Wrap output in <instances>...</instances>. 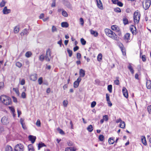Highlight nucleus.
<instances>
[{
    "instance_id": "6",
    "label": "nucleus",
    "mask_w": 151,
    "mask_h": 151,
    "mask_svg": "<svg viewBox=\"0 0 151 151\" xmlns=\"http://www.w3.org/2000/svg\"><path fill=\"white\" fill-rule=\"evenodd\" d=\"M1 121L3 124L6 125L9 123L10 120L7 116H4L1 118Z\"/></svg>"
},
{
    "instance_id": "7",
    "label": "nucleus",
    "mask_w": 151,
    "mask_h": 151,
    "mask_svg": "<svg viewBox=\"0 0 151 151\" xmlns=\"http://www.w3.org/2000/svg\"><path fill=\"white\" fill-rule=\"evenodd\" d=\"M151 3V1L150 0H145V4H143V8L146 10L148 9L150 7Z\"/></svg>"
},
{
    "instance_id": "20",
    "label": "nucleus",
    "mask_w": 151,
    "mask_h": 151,
    "mask_svg": "<svg viewBox=\"0 0 151 151\" xmlns=\"http://www.w3.org/2000/svg\"><path fill=\"white\" fill-rule=\"evenodd\" d=\"M46 145L43 143L40 142L38 144V150H39L40 148L43 147H46Z\"/></svg>"
},
{
    "instance_id": "25",
    "label": "nucleus",
    "mask_w": 151,
    "mask_h": 151,
    "mask_svg": "<svg viewBox=\"0 0 151 151\" xmlns=\"http://www.w3.org/2000/svg\"><path fill=\"white\" fill-rule=\"evenodd\" d=\"M32 55V53L31 52L28 51L26 53L25 55L27 58H29Z\"/></svg>"
},
{
    "instance_id": "21",
    "label": "nucleus",
    "mask_w": 151,
    "mask_h": 151,
    "mask_svg": "<svg viewBox=\"0 0 151 151\" xmlns=\"http://www.w3.org/2000/svg\"><path fill=\"white\" fill-rule=\"evenodd\" d=\"M114 138V137H111L109 139L108 142L110 144H113L115 142Z\"/></svg>"
},
{
    "instance_id": "36",
    "label": "nucleus",
    "mask_w": 151,
    "mask_h": 151,
    "mask_svg": "<svg viewBox=\"0 0 151 151\" xmlns=\"http://www.w3.org/2000/svg\"><path fill=\"white\" fill-rule=\"evenodd\" d=\"M62 14L63 16L65 17H68V14L66 12L65 10H63L62 13Z\"/></svg>"
},
{
    "instance_id": "1",
    "label": "nucleus",
    "mask_w": 151,
    "mask_h": 151,
    "mask_svg": "<svg viewBox=\"0 0 151 151\" xmlns=\"http://www.w3.org/2000/svg\"><path fill=\"white\" fill-rule=\"evenodd\" d=\"M51 52L50 49H48L46 51V54L45 56L44 54L40 55L39 57V60L41 61H43L45 59L47 61H50L51 58Z\"/></svg>"
},
{
    "instance_id": "53",
    "label": "nucleus",
    "mask_w": 151,
    "mask_h": 151,
    "mask_svg": "<svg viewBox=\"0 0 151 151\" xmlns=\"http://www.w3.org/2000/svg\"><path fill=\"white\" fill-rule=\"evenodd\" d=\"M96 101H93L91 103V107L92 108L94 107H95V105H96Z\"/></svg>"
},
{
    "instance_id": "41",
    "label": "nucleus",
    "mask_w": 151,
    "mask_h": 151,
    "mask_svg": "<svg viewBox=\"0 0 151 151\" xmlns=\"http://www.w3.org/2000/svg\"><path fill=\"white\" fill-rule=\"evenodd\" d=\"M81 42L83 45H85L86 43V41L83 38H82L81 39Z\"/></svg>"
},
{
    "instance_id": "39",
    "label": "nucleus",
    "mask_w": 151,
    "mask_h": 151,
    "mask_svg": "<svg viewBox=\"0 0 151 151\" xmlns=\"http://www.w3.org/2000/svg\"><path fill=\"white\" fill-rule=\"evenodd\" d=\"M38 81L39 85H41L43 82V78L42 77H40L38 79Z\"/></svg>"
},
{
    "instance_id": "50",
    "label": "nucleus",
    "mask_w": 151,
    "mask_h": 151,
    "mask_svg": "<svg viewBox=\"0 0 151 151\" xmlns=\"http://www.w3.org/2000/svg\"><path fill=\"white\" fill-rule=\"evenodd\" d=\"M36 125L38 127H40L41 126V122L40 120L39 119H38L36 123Z\"/></svg>"
},
{
    "instance_id": "49",
    "label": "nucleus",
    "mask_w": 151,
    "mask_h": 151,
    "mask_svg": "<svg viewBox=\"0 0 151 151\" xmlns=\"http://www.w3.org/2000/svg\"><path fill=\"white\" fill-rule=\"evenodd\" d=\"M103 118L104 119V120L106 121H108L109 119L108 116L107 115L104 116L103 117Z\"/></svg>"
},
{
    "instance_id": "47",
    "label": "nucleus",
    "mask_w": 151,
    "mask_h": 151,
    "mask_svg": "<svg viewBox=\"0 0 151 151\" xmlns=\"http://www.w3.org/2000/svg\"><path fill=\"white\" fill-rule=\"evenodd\" d=\"M114 11L116 12H121V9L118 7L114 9Z\"/></svg>"
},
{
    "instance_id": "16",
    "label": "nucleus",
    "mask_w": 151,
    "mask_h": 151,
    "mask_svg": "<svg viewBox=\"0 0 151 151\" xmlns=\"http://www.w3.org/2000/svg\"><path fill=\"white\" fill-rule=\"evenodd\" d=\"M28 33V29H25L21 33L20 35L22 36L24 35H27Z\"/></svg>"
},
{
    "instance_id": "22",
    "label": "nucleus",
    "mask_w": 151,
    "mask_h": 151,
    "mask_svg": "<svg viewBox=\"0 0 151 151\" xmlns=\"http://www.w3.org/2000/svg\"><path fill=\"white\" fill-rule=\"evenodd\" d=\"M61 26L63 27L67 28L69 26V24L67 22H63L61 24Z\"/></svg>"
},
{
    "instance_id": "8",
    "label": "nucleus",
    "mask_w": 151,
    "mask_h": 151,
    "mask_svg": "<svg viewBox=\"0 0 151 151\" xmlns=\"http://www.w3.org/2000/svg\"><path fill=\"white\" fill-rule=\"evenodd\" d=\"M147 81L146 83V86L148 89H150L151 88V81L150 80L148 79V78H146Z\"/></svg>"
},
{
    "instance_id": "4",
    "label": "nucleus",
    "mask_w": 151,
    "mask_h": 151,
    "mask_svg": "<svg viewBox=\"0 0 151 151\" xmlns=\"http://www.w3.org/2000/svg\"><path fill=\"white\" fill-rule=\"evenodd\" d=\"M140 14L139 11L135 12L134 14V20L135 23H138L140 19Z\"/></svg>"
},
{
    "instance_id": "32",
    "label": "nucleus",
    "mask_w": 151,
    "mask_h": 151,
    "mask_svg": "<svg viewBox=\"0 0 151 151\" xmlns=\"http://www.w3.org/2000/svg\"><path fill=\"white\" fill-rule=\"evenodd\" d=\"M29 151H34V149L33 148L32 145H29L28 146Z\"/></svg>"
},
{
    "instance_id": "52",
    "label": "nucleus",
    "mask_w": 151,
    "mask_h": 151,
    "mask_svg": "<svg viewBox=\"0 0 151 151\" xmlns=\"http://www.w3.org/2000/svg\"><path fill=\"white\" fill-rule=\"evenodd\" d=\"M19 28L17 27H16L14 29V32L15 33H17L19 31Z\"/></svg>"
},
{
    "instance_id": "38",
    "label": "nucleus",
    "mask_w": 151,
    "mask_h": 151,
    "mask_svg": "<svg viewBox=\"0 0 151 151\" xmlns=\"http://www.w3.org/2000/svg\"><path fill=\"white\" fill-rule=\"evenodd\" d=\"M99 139L100 141H103L104 139V137L103 135L101 134L99 136Z\"/></svg>"
},
{
    "instance_id": "63",
    "label": "nucleus",
    "mask_w": 151,
    "mask_h": 151,
    "mask_svg": "<svg viewBox=\"0 0 151 151\" xmlns=\"http://www.w3.org/2000/svg\"><path fill=\"white\" fill-rule=\"evenodd\" d=\"M147 110L148 112L150 113L151 112V105H150L148 106Z\"/></svg>"
},
{
    "instance_id": "35",
    "label": "nucleus",
    "mask_w": 151,
    "mask_h": 151,
    "mask_svg": "<svg viewBox=\"0 0 151 151\" xmlns=\"http://www.w3.org/2000/svg\"><path fill=\"white\" fill-rule=\"evenodd\" d=\"M107 89L110 93L112 92V86L111 85H109L108 86Z\"/></svg>"
},
{
    "instance_id": "64",
    "label": "nucleus",
    "mask_w": 151,
    "mask_h": 151,
    "mask_svg": "<svg viewBox=\"0 0 151 151\" xmlns=\"http://www.w3.org/2000/svg\"><path fill=\"white\" fill-rule=\"evenodd\" d=\"M71 148V147H66L65 148V151H71L70 149Z\"/></svg>"
},
{
    "instance_id": "33",
    "label": "nucleus",
    "mask_w": 151,
    "mask_h": 151,
    "mask_svg": "<svg viewBox=\"0 0 151 151\" xmlns=\"http://www.w3.org/2000/svg\"><path fill=\"white\" fill-rule=\"evenodd\" d=\"M79 83L77 81H75L73 83V86L75 88H77L79 86Z\"/></svg>"
},
{
    "instance_id": "62",
    "label": "nucleus",
    "mask_w": 151,
    "mask_h": 151,
    "mask_svg": "<svg viewBox=\"0 0 151 151\" xmlns=\"http://www.w3.org/2000/svg\"><path fill=\"white\" fill-rule=\"evenodd\" d=\"M79 49V47L78 46H76L75 47H74L73 48V51L74 52H75L77 50Z\"/></svg>"
},
{
    "instance_id": "19",
    "label": "nucleus",
    "mask_w": 151,
    "mask_h": 151,
    "mask_svg": "<svg viewBox=\"0 0 151 151\" xmlns=\"http://www.w3.org/2000/svg\"><path fill=\"white\" fill-rule=\"evenodd\" d=\"M91 34L94 35L95 37H97L98 35V33L96 31L92 29L90 30Z\"/></svg>"
},
{
    "instance_id": "2",
    "label": "nucleus",
    "mask_w": 151,
    "mask_h": 151,
    "mask_svg": "<svg viewBox=\"0 0 151 151\" xmlns=\"http://www.w3.org/2000/svg\"><path fill=\"white\" fill-rule=\"evenodd\" d=\"M0 100L6 105H10L12 103L11 98L4 95H2L0 96Z\"/></svg>"
},
{
    "instance_id": "9",
    "label": "nucleus",
    "mask_w": 151,
    "mask_h": 151,
    "mask_svg": "<svg viewBox=\"0 0 151 151\" xmlns=\"http://www.w3.org/2000/svg\"><path fill=\"white\" fill-rule=\"evenodd\" d=\"M2 12L4 14H7L11 12V10L10 9H7V7L5 6L3 9Z\"/></svg>"
},
{
    "instance_id": "15",
    "label": "nucleus",
    "mask_w": 151,
    "mask_h": 151,
    "mask_svg": "<svg viewBox=\"0 0 151 151\" xmlns=\"http://www.w3.org/2000/svg\"><path fill=\"white\" fill-rule=\"evenodd\" d=\"M37 75L36 74L32 75L30 76V80L33 81H35L37 79Z\"/></svg>"
},
{
    "instance_id": "18",
    "label": "nucleus",
    "mask_w": 151,
    "mask_h": 151,
    "mask_svg": "<svg viewBox=\"0 0 151 151\" xmlns=\"http://www.w3.org/2000/svg\"><path fill=\"white\" fill-rule=\"evenodd\" d=\"M141 141L142 143L145 145H146L147 144L146 138L145 136H141Z\"/></svg>"
},
{
    "instance_id": "59",
    "label": "nucleus",
    "mask_w": 151,
    "mask_h": 151,
    "mask_svg": "<svg viewBox=\"0 0 151 151\" xmlns=\"http://www.w3.org/2000/svg\"><path fill=\"white\" fill-rule=\"evenodd\" d=\"M21 96L23 99H24L26 98V93L24 92H22L21 94Z\"/></svg>"
},
{
    "instance_id": "10",
    "label": "nucleus",
    "mask_w": 151,
    "mask_h": 151,
    "mask_svg": "<svg viewBox=\"0 0 151 151\" xmlns=\"http://www.w3.org/2000/svg\"><path fill=\"white\" fill-rule=\"evenodd\" d=\"M122 93L124 96L126 98L128 97V93L127 90L125 87H123L122 89Z\"/></svg>"
},
{
    "instance_id": "3",
    "label": "nucleus",
    "mask_w": 151,
    "mask_h": 151,
    "mask_svg": "<svg viewBox=\"0 0 151 151\" xmlns=\"http://www.w3.org/2000/svg\"><path fill=\"white\" fill-rule=\"evenodd\" d=\"M105 32L106 35L108 37L114 40H117V35L111 29H105Z\"/></svg>"
},
{
    "instance_id": "14",
    "label": "nucleus",
    "mask_w": 151,
    "mask_h": 151,
    "mask_svg": "<svg viewBox=\"0 0 151 151\" xmlns=\"http://www.w3.org/2000/svg\"><path fill=\"white\" fill-rule=\"evenodd\" d=\"M85 75V71L83 69H81L79 71V75L80 77H84Z\"/></svg>"
},
{
    "instance_id": "11",
    "label": "nucleus",
    "mask_w": 151,
    "mask_h": 151,
    "mask_svg": "<svg viewBox=\"0 0 151 151\" xmlns=\"http://www.w3.org/2000/svg\"><path fill=\"white\" fill-rule=\"evenodd\" d=\"M20 123L22 126V127L24 129H27V127L24 122V119L21 118L20 120Z\"/></svg>"
},
{
    "instance_id": "37",
    "label": "nucleus",
    "mask_w": 151,
    "mask_h": 151,
    "mask_svg": "<svg viewBox=\"0 0 151 151\" xmlns=\"http://www.w3.org/2000/svg\"><path fill=\"white\" fill-rule=\"evenodd\" d=\"M59 131V133L62 135H64L65 134V132H64L61 129L59 128H58L57 129Z\"/></svg>"
},
{
    "instance_id": "34",
    "label": "nucleus",
    "mask_w": 151,
    "mask_h": 151,
    "mask_svg": "<svg viewBox=\"0 0 151 151\" xmlns=\"http://www.w3.org/2000/svg\"><path fill=\"white\" fill-rule=\"evenodd\" d=\"M116 80L114 81V83L116 85H119V77H117L116 78Z\"/></svg>"
},
{
    "instance_id": "12",
    "label": "nucleus",
    "mask_w": 151,
    "mask_h": 151,
    "mask_svg": "<svg viewBox=\"0 0 151 151\" xmlns=\"http://www.w3.org/2000/svg\"><path fill=\"white\" fill-rule=\"evenodd\" d=\"M97 3V6L98 8L101 10L103 9V7L102 4L100 0H96Z\"/></svg>"
},
{
    "instance_id": "40",
    "label": "nucleus",
    "mask_w": 151,
    "mask_h": 151,
    "mask_svg": "<svg viewBox=\"0 0 151 151\" xmlns=\"http://www.w3.org/2000/svg\"><path fill=\"white\" fill-rule=\"evenodd\" d=\"M6 3V1H2L0 3V7H4L5 5V4Z\"/></svg>"
},
{
    "instance_id": "46",
    "label": "nucleus",
    "mask_w": 151,
    "mask_h": 151,
    "mask_svg": "<svg viewBox=\"0 0 151 151\" xmlns=\"http://www.w3.org/2000/svg\"><path fill=\"white\" fill-rule=\"evenodd\" d=\"M52 31L53 32H55L57 31V28L54 26H52Z\"/></svg>"
},
{
    "instance_id": "28",
    "label": "nucleus",
    "mask_w": 151,
    "mask_h": 151,
    "mask_svg": "<svg viewBox=\"0 0 151 151\" xmlns=\"http://www.w3.org/2000/svg\"><path fill=\"white\" fill-rule=\"evenodd\" d=\"M130 34L129 33H127L124 35V37L125 40H128L130 39Z\"/></svg>"
},
{
    "instance_id": "13",
    "label": "nucleus",
    "mask_w": 151,
    "mask_h": 151,
    "mask_svg": "<svg viewBox=\"0 0 151 151\" xmlns=\"http://www.w3.org/2000/svg\"><path fill=\"white\" fill-rule=\"evenodd\" d=\"M28 138L29 141H31L32 143H34L36 139L35 136H33L32 135H30L28 137Z\"/></svg>"
},
{
    "instance_id": "24",
    "label": "nucleus",
    "mask_w": 151,
    "mask_h": 151,
    "mask_svg": "<svg viewBox=\"0 0 151 151\" xmlns=\"http://www.w3.org/2000/svg\"><path fill=\"white\" fill-rule=\"evenodd\" d=\"M5 151H12V147L9 145H7L6 146Z\"/></svg>"
},
{
    "instance_id": "45",
    "label": "nucleus",
    "mask_w": 151,
    "mask_h": 151,
    "mask_svg": "<svg viewBox=\"0 0 151 151\" xmlns=\"http://www.w3.org/2000/svg\"><path fill=\"white\" fill-rule=\"evenodd\" d=\"M68 104V101L67 100H64L63 102V104L64 107L67 106Z\"/></svg>"
},
{
    "instance_id": "29",
    "label": "nucleus",
    "mask_w": 151,
    "mask_h": 151,
    "mask_svg": "<svg viewBox=\"0 0 151 151\" xmlns=\"http://www.w3.org/2000/svg\"><path fill=\"white\" fill-rule=\"evenodd\" d=\"M125 127V122H122L120 123V127L121 128L124 129Z\"/></svg>"
},
{
    "instance_id": "42",
    "label": "nucleus",
    "mask_w": 151,
    "mask_h": 151,
    "mask_svg": "<svg viewBox=\"0 0 151 151\" xmlns=\"http://www.w3.org/2000/svg\"><path fill=\"white\" fill-rule=\"evenodd\" d=\"M102 55L101 53L99 54L97 57L98 61H100L102 60Z\"/></svg>"
},
{
    "instance_id": "17",
    "label": "nucleus",
    "mask_w": 151,
    "mask_h": 151,
    "mask_svg": "<svg viewBox=\"0 0 151 151\" xmlns=\"http://www.w3.org/2000/svg\"><path fill=\"white\" fill-rule=\"evenodd\" d=\"M64 4L69 9H72V6L69 2L67 1H65Z\"/></svg>"
},
{
    "instance_id": "44",
    "label": "nucleus",
    "mask_w": 151,
    "mask_h": 151,
    "mask_svg": "<svg viewBox=\"0 0 151 151\" xmlns=\"http://www.w3.org/2000/svg\"><path fill=\"white\" fill-rule=\"evenodd\" d=\"M68 145L69 146H73V143L70 141H68L67 142Z\"/></svg>"
},
{
    "instance_id": "27",
    "label": "nucleus",
    "mask_w": 151,
    "mask_h": 151,
    "mask_svg": "<svg viewBox=\"0 0 151 151\" xmlns=\"http://www.w3.org/2000/svg\"><path fill=\"white\" fill-rule=\"evenodd\" d=\"M142 55V53L140 52V57L142 59V60L143 62H145V61L146 60V58H145V55Z\"/></svg>"
},
{
    "instance_id": "54",
    "label": "nucleus",
    "mask_w": 151,
    "mask_h": 151,
    "mask_svg": "<svg viewBox=\"0 0 151 151\" xmlns=\"http://www.w3.org/2000/svg\"><path fill=\"white\" fill-rule=\"evenodd\" d=\"M20 83L21 85H23L25 83V81L24 79H22L21 81H20Z\"/></svg>"
},
{
    "instance_id": "51",
    "label": "nucleus",
    "mask_w": 151,
    "mask_h": 151,
    "mask_svg": "<svg viewBox=\"0 0 151 151\" xmlns=\"http://www.w3.org/2000/svg\"><path fill=\"white\" fill-rule=\"evenodd\" d=\"M4 131V127L2 125H0V134Z\"/></svg>"
},
{
    "instance_id": "56",
    "label": "nucleus",
    "mask_w": 151,
    "mask_h": 151,
    "mask_svg": "<svg viewBox=\"0 0 151 151\" xmlns=\"http://www.w3.org/2000/svg\"><path fill=\"white\" fill-rule=\"evenodd\" d=\"M80 22H81V25L83 26L84 24L83 19L82 18H81L80 19Z\"/></svg>"
},
{
    "instance_id": "26",
    "label": "nucleus",
    "mask_w": 151,
    "mask_h": 151,
    "mask_svg": "<svg viewBox=\"0 0 151 151\" xmlns=\"http://www.w3.org/2000/svg\"><path fill=\"white\" fill-rule=\"evenodd\" d=\"M128 68L131 73L132 74H134V70H133L132 66L130 64H129V65L128 66Z\"/></svg>"
},
{
    "instance_id": "58",
    "label": "nucleus",
    "mask_w": 151,
    "mask_h": 151,
    "mask_svg": "<svg viewBox=\"0 0 151 151\" xmlns=\"http://www.w3.org/2000/svg\"><path fill=\"white\" fill-rule=\"evenodd\" d=\"M111 28L113 30H116L117 28V26L116 25H113L111 26Z\"/></svg>"
},
{
    "instance_id": "48",
    "label": "nucleus",
    "mask_w": 151,
    "mask_h": 151,
    "mask_svg": "<svg viewBox=\"0 0 151 151\" xmlns=\"http://www.w3.org/2000/svg\"><path fill=\"white\" fill-rule=\"evenodd\" d=\"M116 4H117L118 6L120 7H122L123 6V4L122 2L118 1H117V3H116Z\"/></svg>"
},
{
    "instance_id": "5",
    "label": "nucleus",
    "mask_w": 151,
    "mask_h": 151,
    "mask_svg": "<svg viewBox=\"0 0 151 151\" xmlns=\"http://www.w3.org/2000/svg\"><path fill=\"white\" fill-rule=\"evenodd\" d=\"M24 146L23 144L21 143L17 145L14 148V151H23Z\"/></svg>"
},
{
    "instance_id": "31",
    "label": "nucleus",
    "mask_w": 151,
    "mask_h": 151,
    "mask_svg": "<svg viewBox=\"0 0 151 151\" xmlns=\"http://www.w3.org/2000/svg\"><path fill=\"white\" fill-rule=\"evenodd\" d=\"M87 130L90 132H91L93 130V127L91 125H89L87 128Z\"/></svg>"
},
{
    "instance_id": "61",
    "label": "nucleus",
    "mask_w": 151,
    "mask_h": 151,
    "mask_svg": "<svg viewBox=\"0 0 151 151\" xmlns=\"http://www.w3.org/2000/svg\"><path fill=\"white\" fill-rule=\"evenodd\" d=\"M134 28L135 29L134 31L133 32V35H136L137 33V31L136 27H134Z\"/></svg>"
},
{
    "instance_id": "23",
    "label": "nucleus",
    "mask_w": 151,
    "mask_h": 151,
    "mask_svg": "<svg viewBox=\"0 0 151 151\" xmlns=\"http://www.w3.org/2000/svg\"><path fill=\"white\" fill-rule=\"evenodd\" d=\"M123 21L124 25H126L128 24L129 21L125 17H124L123 18Z\"/></svg>"
},
{
    "instance_id": "60",
    "label": "nucleus",
    "mask_w": 151,
    "mask_h": 151,
    "mask_svg": "<svg viewBox=\"0 0 151 151\" xmlns=\"http://www.w3.org/2000/svg\"><path fill=\"white\" fill-rule=\"evenodd\" d=\"M9 109L11 111L12 113L15 112V110L14 108L12 106L9 107Z\"/></svg>"
},
{
    "instance_id": "30",
    "label": "nucleus",
    "mask_w": 151,
    "mask_h": 151,
    "mask_svg": "<svg viewBox=\"0 0 151 151\" xmlns=\"http://www.w3.org/2000/svg\"><path fill=\"white\" fill-rule=\"evenodd\" d=\"M67 51L69 54V56L70 57H71L73 54L72 51L71 50H70L68 48H67Z\"/></svg>"
},
{
    "instance_id": "57",
    "label": "nucleus",
    "mask_w": 151,
    "mask_h": 151,
    "mask_svg": "<svg viewBox=\"0 0 151 151\" xmlns=\"http://www.w3.org/2000/svg\"><path fill=\"white\" fill-rule=\"evenodd\" d=\"M76 57L79 60L81 57V54L79 53H77Z\"/></svg>"
},
{
    "instance_id": "43",
    "label": "nucleus",
    "mask_w": 151,
    "mask_h": 151,
    "mask_svg": "<svg viewBox=\"0 0 151 151\" xmlns=\"http://www.w3.org/2000/svg\"><path fill=\"white\" fill-rule=\"evenodd\" d=\"M16 65L19 68H20L22 67V65L21 63L19 62H18L16 63Z\"/></svg>"
},
{
    "instance_id": "55",
    "label": "nucleus",
    "mask_w": 151,
    "mask_h": 151,
    "mask_svg": "<svg viewBox=\"0 0 151 151\" xmlns=\"http://www.w3.org/2000/svg\"><path fill=\"white\" fill-rule=\"evenodd\" d=\"M52 2L51 4L52 7H55V6L56 0H52Z\"/></svg>"
}]
</instances>
